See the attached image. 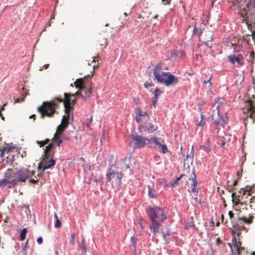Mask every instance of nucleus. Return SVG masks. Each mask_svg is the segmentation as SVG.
<instances>
[{"label": "nucleus", "mask_w": 255, "mask_h": 255, "mask_svg": "<svg viewBox=\"0 0 255 255\" xmlns=\"http://www.w3.org/2000/svg\"><path fill=\"white\" fill-rule=\"evenodd\" d=\"M146 212L151 222V225L149 228L155 235L159 232L160 227V225L156 219H159L160 221L163 222L167 219V216L164 214L163 209L158 206L154 207L148 206Z\"/></svg>", "instance_id": "f257e3e1"}, {"label": "nucleus", "mask_w": 255, "mask_h": 255, "mask_svg": "<svg viewBox=\"0 0 255 255\" xmlns=\"http://www.w3.org/2000/svg\"><path fill=\"white\" fill-rule=\"evenodd\" d=\"M69 117L68 116L67 117L63 116L61 124L57 127L56 131L52 138L53 142L56 143L58 146H60L62 142V137L63 132L69 125Z\"/></svg>", "instance_id": "f03ea898"}, {"label": "nucleus", "mask_w": 255, "mask_h": 255, "mask_svg": "<svg viewBox=\"0 0 255 255\" xmlns=\"http://www.w3.org/2000/svg\"><path fill=\"white\" fill-rule=\"evenodd\" d=\"M57 103L55 101L43 102V104L38 108V111L41 114V116L43 118L45 116L51 117L55 113V108Z\"/></svg>", "instance_id": "7ed1b4c3"}, {"label": "nucleus", "mask_w": 255, "mask_h": 255, "mask_svg": "<svg viewBox=\"0 0 255 255\" xmlns=\"http://www.w3.org/2000/svg\"><path fill=\"white\" fill-rule=\"evenodd\" d=\"M35 171H30L28 169H20L15 172L14 177L15 179L12 181L13 184H17L19 182H25L27 179L33 176Z\"/></svg>", "instance_id": "20e7f679"}, {"label": "nucleus", "mask_w": 255, "mask_h": 255, "mask_svg": "<svg viewBox=\"0 0 255 255\" xmlns=\"http://www.w3.org/2000/svg\"><path fill=\"white\" fill-rule=\"evenodd\" d=\"M64 99L62 97H57L55 98V100L58 102L63 103L65 113L69 117L71 111V107L75 103L76 100H72L71 99V97L73 96L74 95H71L67 93H64Z\"/></svg>", "instance_id": "39448f33"}, {"label": "nucleus", "mask_w": 255, "mask_h": 255, "mask_svg": "<svg viewBox=\"0 0 255 255\" xmlns=\"http://www.w3.org/2000/svg\"><path fill=\"white\" fill-rule=\"evenodd\" d=\"M156 80L159 83H163L166 87L175 85L178 82L177 77L170 73L166 78L162 77L161 75L156 74Z\"/></svg>", "instance_id": "423d86ee"}, {"label": "nucleus", "mask_w": 255, "mask_h": 255, "mask_svg": "<svg viewBox=\"0 0 255 255\" xmlns=\"http://www.w3.org/2000/svg\"><path fill=\"white\" fill-rule=\"evenodd\" d=\"M131 138L134 141V145L135 148H141L146 144L145 137H143L138 135H131Z\"/></svg>", "instance_id": "0eeeda50"}, {"label": "nucleus", "mask_w": 255, "mask_h": 255, "mask_svg": "<svg viewBox=\"0 0 255 255\" xmlns=\"http://www.w3.org/2000/svg\"><path fill=\"white\" fill-rule=\"evenodd\" d=\"M54 154V145L53 143L51 142L48 144L47 146H46L45 149L44 151V157L43 160L46 161L48 160V158H53Z\"/></svg>", "instance_id": "6e6552de"}, {"label": "nucleus", "mask_w": 255, "mask_h": 255, "mask_svg": "<svg viewBox=\"0 0 255 255\" xmlns=\"http://www.w3.org/2000/svg\"><path fill=\"white\" fill-rule=\"evenodd\" d=\"M142 127L144 130L148 134L154 133L158 129V127L150 122L144 123Z\"/></svg>", "instance_id": "1a4fd4ad"}, {"label": "nucleus", "mask_w": 255, "mask_h": 255, "mask_svg": "<svg viewBox=\"0 0 255 255\" xmlns=\"http://www.w3.org/2000/svg\"><path fill=\"white\" fill-rule=\"evenodd\" d=\"M15 172L13 173V169H7L4 175L5 177L8 179H11V180H9V185L8 186V188H11L14 186H15L16 184H13L12 183V181H13L14 179H15L14 177V175H15Z\"/></svg>", "instance_id": "9d476101"}, {"label": "nucleus", "mask_w": 255, "mask_h": 255, "mask_svg": "<svg viewBox=\"0 0 255 255\" xmlns=\"http://www.w3.org/2000/svg\"><path fill=\"white\" fill-rule=\"evenodd\" d=\"M153 96L152 97L151 105L154 107H156L159 96L162 93L160 90L156 88L153 92Z\"/></svg>", "instance_id": "9b49d317"}, {"label": "nucleus", "mask_w": 255, "mask_h": 255, "mask_svg": "<svg viewBox=\"0 0 255 255\" xmlns=\"http://www.w3.org/2000/svg\"><path fill=\"white\" fill-rule=\"evenodd\" d=\"M114 166L113 164H110V168L109 169L108 172L106 174V179L108 182H110L111 179L114 178L116 175V172L112 169V167Z\"/></svg>", "instance_id": "f8f14e48"}, {"label": "nucleus", "mask_w": 255, "mask_h": 255, "mask_svg": "<svg viewBox=\"0 0 255 255\" xmlns=\"http://www.w3.org/2000/svg\"><path fill=\"white\" fill-rule=\"evenodd\" d=\"M185 53L181 50H174L170 53V58L176 59L177 58H181L184 56Z\"/></svg>", "instance_id": "ddd939ff"}, {"label": "nucleus", "mask_w": 255, "mask_h": 255, "mask_svg": "<svg viewBox=\"0 0 255 255\" xmlns=\"http://www.w3.org/2000/svg\"><path fill=\"white\" fill-rule=\"evenodd\" d=\"M232 241L234 246L237 252L238 255H240L241 250H244V248L241 247V243L240 242H237L236 237L233 238Z\"/></svg>", "instance_id": "4468645a"}, {"label": "nucleus", "mask_w": 255, "mask_h": 255, "mask_svg": "<svg viewBox=\"0 0 255 255\" xmlns=\"http://www.w3.org/2000/svg\"><path fill=\"white\" fill-rule=\"evenodd\" d=\"M55 163V160L53 159V158H50L47 162H46V164L42 169V172H43L45 169L50 168L51 167L53 166Z\"/></svg>", "instance_id": "2eb2a0df"}, {"label": "nucleus", "mask_w": 255, "mask_h": 255, "mask_svg": "<svg viewBox=\"0 0 255 255\" xmlns=\"http://www.w3.org/2000/svg\"><path fill=\"white\" fill-rule=\"evenodd\" d=\"M200 148L203 149L204 151L209 152L211 150V143L210 141L208 140L204 145H200Z\"/></svg>", "instance_id": "dca6fc26"}, {"label": "nucleus", "mask_w": 255, "mask_h": 255, "mask_svg": "<svg viewBox=\"0 0 255 255\" xmlns=\"http://www.w3.org/2000/svg\"><path fill=\"white\" fill-rule=\"evenodd\" d=\"M155 145L159 146V148L160 149L159 151L161 153L165 154L168 151L167 145L165 144H162L158 141V144Z\"/></svg>", "instance_id": "f3484780"}, {"label": "nucleus", "mask_w": 255, "mask_h": 255, "mask_svg": "<svg viewBox=\"0 0 255 255\" xmlns=\"http://www.w3.org/2000/svg\"><path fill=\"white\" fill-rule=\"evenodd\" d=\"M162 64L161 62H158L156 66L154 68L153 75L156 79V74L160 75L159 72L161 69Z\"/></svg>", "instance_id": "a211bd4d"}, {"label": "nucleus", "mask_w": 255, "mask_h": 255, "mask_svg": "<svg viewBox=\"0 0 255 255\" xmlns=\"http://www.w3.org/2000/svg\"><path fill=\"white\" fill-rule=\"evenodd\" d=\"M148 195L150 198H157V194L156 193V191L154 189L151 188L150 187L148 186Z\"/></svg>", "instance_id": "6ab92c4d"}, {"label": "nucleus", "mask_w": 255, "mask_h": 255, "mask_svg": "<svg viewBox=\"0 0 255 255\" xmlns=\"http://www.w3.org/2000/svg\"><path fill=\"white\" fill-rule=\"evenodd\" d=\"M92 88H89L88 89L86 90L84 95H81V97L84 99H87L89 98L92 93Z\"/></svg>", "instance_id": "aec40b11"}, {"label": "nucleus", "mask_w": 255, "mask_h": 255, "mask_svg": "<svg viewBox=\"0 0 255 255\" xmlns=\"http://www.w3.org/2000/svg\"><path fill=\"white\" fill-rule=\"evenodd\" d=\"M27 233V229L26 228H23L20 232V240L22 241L25 239L26 235Z\"/></svg>", "instance_id": "412c9836"}, {"label": "nucleus", "mask_w": 255, "mask_h": 255, "mask_svg": "<svg viewBox=\"0 0 255 255\" xmlns=\"http://www.w3.org/2000/svg\"><path fill=\"white\" fill-rule=\"evenodd\" d=\"M203 33V29L201 28H198L196 26L194 27L193 30L192 35H197L200 36Z\"/></svg>", "instance_id": "4be33fe9"}, {"label": "nucleus", "mask_w": 255, "mask_h": 255, "mask_svg": "<svg viewBox=\"0 0 255 255\" xmlns=\"http://www.w3.org/2000/svg\"><path fill=\"white\" fill-rule=\"evenodd\" d=\"M197 184H193V183H192L191 184L192 192L193 193H194V195L196 196H197L198 194V191H199V188L197 187Z\"/></svg>", "instance_id": "5701e85b"}, {"label": "nucleus", "mask_w": 255, "mask_h": 255, "mask_svg": "<svg viewBox=\"0 0 255 255\" xmlns=\"http://www.w3.org/2000/svg\"><path fill=\"white\" fill-rule=\"evenodd\" d=\"M207 35H208V39L206 41H205L203 42V43L207 45L209 42H211L213 41V34H212V32L211 31H208L207 34Z\"/></svg>", "instance_id": "b1692460"}, {"label": "nucleus", "mask_w": 255, "mask_h": 255, "mask_svg": "<svg viewBox=\"0 0 255 255\" xmlns=\"http://www.w3.org/2000/svg\"><path fill=\"white\" fill-rule=\"evenodd\" d=\"M191 178H189V180H192L193 184H198L197 179H196V175L195 173V170L194 169H193V171L192 172L191 175Z\"/></svg>", "instance_id": "393cba45"}, {"label": "nucleus", "mask_w": 255, "mask_h": 255, "mask_svg": "<svg viewBox=\"0 0 255 255\" xmlns=\"http://www.w3.org/2000/svg\"><path fill=\"white\" fill-rule=\"evenodd\" d=\"M145 138L146 139V141H147L148 142L150 143H153L154 145L158 144V139L157 138H156V137H153L150 138L145 137Z\"/></svg>", "instance_id": "a878e982"}, {"label": "nucleus", "mask_w": 255, "mask_h": 255, "mask_svg": "<svg viewBox=\"0 0 255 255\" xmlns=\"http://www.w3.org/2000/svg\"><path fill=\"white\" fill-rule=\"evenodd\" d=\"M28 240H27L26 241V242H25V243L24 245H22L21 252L23 255H26V254H27L26 251H27V249L28 248Z\"/></svg>", "instance_id": "bb28decb"}, {"label": "nucleus", "mask_w": 255, "mask_h": 255, "mask_svg": "<svg viewBox=\"0 0 255 255\" xmlns=\"http://www.w3.org/2000/svg\"><path fill=\"white\" fill-rule=\"evenodd\" d=\"M14 146H10L9 147H3L2 150L1 151V152L0 154V156L1 157L3 156V154H4V151L5 150H6L7 152H10L12 149H14Z\"/></svg>", "instance_id": "cd10ccee"}, {"label": "nucleus", "mask_w": 255, "mask_h": 255, "mask_svg": "<svg viewBox=\"0 0 255 255\" xmlns=\"http://www.w3.org/2000/svg\"><path fill=\"white\" fill-rule=\"evenodd\" d=\"M137 239L134 236H132L130 237V242L132 244V246L135 249L136 246V241Z\"/></svg>", "instance_id": "c85d7f7f"}, {"label": "nucleus", "mask_w": 255, "mask_h": 255, "mask_svg": "<svg viewBox=\"0 0 255 255\" xmlns=\"http://www.w3.org/2000/svg\"><path fill=\"white\" fill-rule=\"evenodd\" d=\"M9 179L7 178H4L2 180L0 181V187L5 185L6 184H8V185H9V181L8 180Z\"/></svg>", "instance_id": "c756f323"}, {"label": "nucleus", "mask_w": 255, "mask_h": 255, "mask_svg": "<svg viewBox=\"0 0 255 255\" xmlns=\"http://www.w3.org/2000/svg\"><path fill=\"white\" fill-rule=\"evenodd\" d=\"M236 55L235 54L231 55L228 56V60L232 64H234L235 63Z\"/></svg>", "instance_id": "7c9ffc66"}, {"label": "nucleus", "mask_w": 255, "mask_h": 255, "mask_svg": "<svg viewBox=\"0 0 255 255\" xmlns=\"http://www.w3.org/2000/svg\"><path fill=\"white\" fill-rule=\"evenodd\" d=\"M219 120H221V125L223 126L224 125L227 124L228 123V118H223L221 117L219 118Z\"/></svg>", "instance_id": "2f4dec72"}, {"label": "nucleus", "mask_w": 255, "mask_h": 255, "mask_svg": "<svg viewBox=\"0 0 255 255\" xmlns=\"http://www.w3.org/2000/svg\"><path fill=\"white\" fill-rule=\"evenodd\" d=\"M240 220H242L246 224H251L252 222V219H248L246 217L240 218Z\"/></svg>", "instance_id": "473e14b6"}, {"label": "nucleus", "mask_w": 255, "mask_h": 255, "mask_svg": "<svg viewBox=\"0 0 255 255\" xmlns=\"http://www.w3.org/2000/svg\"><path fill=\"white\" fill-rule=\"evenodd\" d=\"M61 226H62V223H61V222L60 221V220L59 219L56 220V222L55 223V224H54L55 228H59L61 227Z\"/></svg>", "instance_id": "72a5a7b5"}, {"label": "nucleus", "mask_w": 255, "mask_h": 255, "mask_svg": "<svg viewBox=\"0 0 255 255\" xmlns=\"http://www.w3.org/2000/svg\"><path fill=\"white\" fill-rule=\"evenodd\" d=\"M117 178L118 179V182L119 183H121V179L122 178V174L121 172H117L116 176Z\"/></svg>", "instance_id": "f704fd0d"}, {"label": "nucleus", "mask_w": 255, "mask_h": 255, "mask_svg": "<svg viewBox=\"0 0 255 255\" xmlns=\"http://www.w3.org/2000/svg\"><path fill=\"white\" fill-rule=\"evenodd\" d=\"M137 113H136V115H137V116L139 117H141L142 116H144L146 115V113H144V114H142V111L140 110V108L139 107L137 108Z\"/></svg>", "instance_id": "c9c22d12"}, {"label": "nucleus", "mask_w": 255, "mask_h": 255, "mask_svg": "<svg viewBox=\"0 0 255 255\" xmlns=\"http://www.w3.org/2000/svg\"><path fill=\"white\" fill-rule=\"evenodd\" d=\"M236 61L240 66L243 65L244 64V62L240 60V59L239 57V56H238L237 57H236L235 62Z\"/></svg>", "instance_id": "e433bc0d"}, {"label": "nucleus", "mask_w": 255, "mask_h": 255, "mask_svg": "<svg viewBox=\"0 0 255 255\" xmlns=\"http://www.w3.org/2000/svg\"><path fill=\"white\" fill-rule=\"evenodd\" d=\"M233 203L235 205H238L239 204L242 205L243 203H242L240 199H238L236 201L233 199H232Z\"/></svg>", "instance_id": "4c0bfd02"}, {"label": "nucleus", "mask_w": 255, "mask_h": 255, "mask_svg": "<svg viewBox=\"0 0 255 255\" xmlns=\"http://www.w3.org/2000/svg\"><path fill=\"white\" fill-rule=\"evenodd\" d=\"M211 77H210L208 80H204L203 81L204 84H209V87H211L212 84V82H211Z\"/></svg>", "instance_id": "58836bf2"}, {"label": "nucleus", "mask_w": 255, "mask_h": 255, "mask_svg": "<svg viewBox=\"0 0 255 255\" xmlns=\"http://www.w3.org/2000/svg\"><path fill=\"white\" fill-rule=\"evenodd\" d=\"M79 81L80 82H82L83 81V79H82V78H79V79H77V80L74 82V84H75V86H76V88H79V89H82V85H81V86H77V81Z\"/></svg>", "instance_id": "ea45409f"}, {"label": "nucleus", "mask_w": 255, "mask_h": 255, "mask_svg": "<svg viewBox=\"0 0 255 255\" xmlns=\"http://www.w3.org/2000/svg\"><path fill=\"white\" fill-rule=\"evenodd\" d=\"M81 248L82 249V250H83V251L84 252H86V246H85V243L84 241H82V245L81 246Z\"/></svg>", "instance_id": "a19ab883"}, {"label": "nucleus", "mask_w": 255, "mask_h": 255, "mask_svg": "<svg viewBox=\"0 0 255 255\" xmlns=\"http://www.w3.org/2000/svg\"><path fill=\"white\" fill-rule=\"evenodd\" d=\"M213 124L215 125V126H221V120H219L218 119V120H215L214 122H213Z\"/></svg>", "instance_id": "79ce46f5"}, {"label": "nucleus", "mask_w": 255, "mask_h": 255, "mask_svg": "<svg viewBox=\"0 0 255 255\" xmlns=\"http://www.w3.org/2000/svg\"><path fill=\"white\" fill-rule=\"evenodd\" d=\"M152 86H153V84L152 82L148 83L147 82H146L145 83H144V87L145 88H148L149 86L151 87Z\"/></svg>", "instance_id": "37998d69"}, {"label": "nucleus", "mask_w": 255, "mask_h": 255, "mask_svg": "<svg viewBox=\"0 0 255 255\" xmlns=\"http://www.w3.org/2000/svg\"><path fill=\"white\" fill-rule=\"evenodd\" d=\"M179 180H180V179H178V178H177L176 179V180L174 181V183H172V184H171V186H172V187L173 186H174V185H178L179 184Z\"/></svg>", "instance_id": "c03bdc74"}, {"label": "nucleus", "mask_w": 255, "mask_h": 255, "mask_svg": "<svg viewBox=\"0 0 255 255\" xmlns=\"http://www.w3.org/2000/svg\"><path fill=\"white\" fill-rule=\"evenodd\" d=\"M224 140H222V142H221V146L222 147H223V148H225V144H226V140L227 139H226V138H224Z\"/></svg>", "instance_id": "a18cd8bd"}, {"label": "nucleus", "mask_w": 255, "mask_h": 255, "mask_svg": "<svg viewBox=\"0 0 255 255\" xmlns=\"http://www.w3.org/2000/svg\"><path fill=\"white\" fill-rule=\"evenodd\" d=\"M29 182L30 183L35 184H36L37 183H38V180H34V179H30V180H29Z\"/></svg>", "instance_id": "49530a36"}, {"label": "nucleus", "mask_w": 255, "mask_h": 255, "mask_svg": "<svg viewBox=\"0 0 255 255\" xmlns=\"http://www.w3.org/2000/svg\"><path fill=\"white\" fill-rule=\"evenodd\" d=\"M37 242L38 244L40 245L43 242V239L42 237H39L37 238Z\"/></svg>", "instance_id": "de8ad7c7"}, {"label": "nucleus", "mask_w": 255, "mask_h": 255, "mask_svg": "<svg viewBox=\"0 0 255 255\" xmlns=\"http://www.w3.org/2000/svg\"><path fill=\"white\" fill-rule=\"evenodd\" d=\"M125 166L126 167V168L127 169H128L129 170V174H132V170L131 169H130V167L129 166V164H125Z\"/></svg>", "instance_id": "09e8293b"}, {"label": "nucleus", "mask_w": 255, "mask_h": 255, "mask_svg": "<svg viewBox=\"0 0 255 255\" xmlns=\"http://www.w3.org/2000/svg\"><path fill=\"white\" fill-rule=\"evenodd\" d=\"M74 240H75V235L73 233L71 235L70 243H72V244H73Z\"/></svg>", "instance_id": "8fccbe9b"}, {"label": "nucleus", "mask_w": 255, "mask_h": 255, "mask_svg": "<svg viewBox=\"0 0 255 255\" xmlns=\"http://www.w3.org/2000/svg\"><path fill=\"white\" fill-rule=\"evenodd\" d=\"M170 72H162L161 74H160L161 77H162L163 76H167L168 75H169Z\"/></svg>", "instance_id": "3c124183"}, {"label": "nucleus", "mask_w": 255, "mask_h": 255, "mask_svg": "<svg viewBox=\"0 0 255 255\" xmlns=\"http://www.w3.org/2000/svg\"><path fill=\"white\" fill-rule=\"evenodd\" d=\"M92 122V117H91L89 122L86 124V127L87 128H89Z\"/></svg>", "instance_id": "603ef678"}, {"label": "nucleus", "mask_w": 255, "mask_h": 255, "mask_svg": "<svg viewBox=\"0 0 255 255\" xmlns=\"http://www.w3.org/2000/svg\"><path fill=\"white\" fill-rule=\"evenodd\" d=\"M23 208H24L26 210H27L29 213H30V211L29 209V205H24Z\"/></svg>", "instance_id": "864d4df0"}, {"label": "nucleus", "mask_w": 255, "mask_h": 255, "mask_svg": "<svg viewBox=\"0 0 255 255\" xmlns=\"http://www.w3.org/2000/svg\"><path fill=\"white\" fill-rule=\"evenodd\" d=\"M229 216L230 217V218L232 219L234 217V214L232 211H230L228 213Z\"/></svg>", "instance_id": "5fc2aeb1"}, {"label": "nucleus", "mask_w": 255, "mask_h": 255, "mask_svg": "<svg viewBox=\"0 0 255 255\" xmlns=\"http://www.w3.org/2000/svg\"><path fill=\"white\" fill-rule=\"evenodd\" d=\"M135 120L137 123H140L141 121V117H138L136 115Z\"/></svg>", "instance_id": "6e6d98bb"}, {"label": "nucleus", "mask_w": 255, "mask_h": 255, "mask_svg": "<svg viewBox=\"0 0 255 255\" xmlns=\"http://www.w3.org/2000/svg\"><path fill=\"white\" fill-rule=\"evenodd\" d=\"M36 143L39 145L40 147H43L44 146V144H42L43 141H39L37 140Z\"/></svg>", "instance_id": "4d7b16f0"}, {"label": "nucleus", "mask_w": 255, "mask_h": 255, "mask_svg": "<svg viewBox=\"0 0 255 255\" xmlns=\"http://www.w3.org/2000/svg\"><path fill=\"white\" fill-rule=\"evenodd\" d=\"M101 180V178H95L93 179V181L97 184L99 182H100Z\"/></svg>", "instance_id": "13d9d810"}, {"label": "nucleus", "mask_w": 255, "mask_h": 255, "mask_svg": "<svg viewBox=\"0 0 255 255\" xmlns=\"http://www.w3.org/2000/svg\"><path fill=\"white\" fill-rule=\"evenodd\" d=\"M42 141H43L42 144H44V145L45 144H48L49 143V142L50 141V140L48 138H47L45 140H43Z\"/></svg>", "instance_id": "bf43d9fd"}, {"label": "nucleus", "mask_w": 255, "mask_h": 255, "mask_svg": "<svg viewBox=\"0 0 255 255\" xmlns=\"http://www.w3.org/2000/svg\"><path fill=\"white\" fill-rule=\"evenodd\" d=\"M191 151V153H192V155L191 156V159L193 161V158H194V148H193V145L192 146Z\"/></svg>", "instance_id": "052dcab7"}, {"label": "nucleus", "mask_w": 255, "mask_h": 255, "mask_svg": "<svg viewBox=\"0 0 255 255\" xmlns=\"http://www.w3.org/2000/svg\"><path fill=\"white\" fill-rule=\"evenodd\" d=\"M205 125V122H202V120L198 123V125L200 127H203Z\"/></svg>", "instance_id": "680f3d73"}, {"label": "nucleus", "mask_w": 255, "mask_h": 255, "mask_svg": "<svg viewBox=\"0 0 255 255\" xmlns=\"http://www.w3.org/2000/svg\"><path fill=\"white\" fill-rule=\"evenodd\" d=\"M189 226H190V227H193V228H196L195 225V224H194V222H190V223H189Z\"/></svg>", "instance_id": "e2e57ef3"}, {"label": "nucleus", "mask_w": 255, "mask_h": 255, "mask_svg": "<svg viewBox=\"0 0 255 255\" xmlns=\"http://www.w3.org/2000/svg\"><path fill=\"white\" fill-rule=\"evenodd\" d=\"M163 234H165V236H169L170 235V233L169 230H167L165 232L163 231Z\"/></svg>", "instance_id": "0e129e2a"}, {"label": "nucleus", "mask_w": 255, "mask_h": 255, "mask_svg": "<svg viewBox=\"0 0 255 255\" xmlns=\"http://www.w3.org/2000/svg\"><path fill=\"white\" fill-rule=\"evenodd\" d=\"M170 239L169 238H167L166 237V238L164 240V241L165 242V244H168L169 242H170Z\"/></svg>", "instance_id": "69168bd1"}, {"label": "nucleus", "mask_w": 255, "mask_h": 255, "mask_svg": "<svg viewBox=\"0 0 255 255\" xmlns=\"http://www.w3.org/2000/svg\"><path fill=\"white\" fill-rule=\"evenodd\" d=\"M250 4L251 6L255 5V0H251L250 1Z\"/></svg>", "instance_id": "338daca9"}, {"label": "nucleus", "mask_w": 255, "mask_h": 255, "mask_svg": "<svg viewBox=\"0 0 255 255\" xmlns=\"http://www.w3.org/2000/svg\"><path fill=\"white\" fill-rule=\"evenodd\" d=\"M75 95L77 96L83 95L81 93V92L79 91H78L77 92L75 93Z\"/></svg>", "instance_id": "774afa93"}]
</instances>
